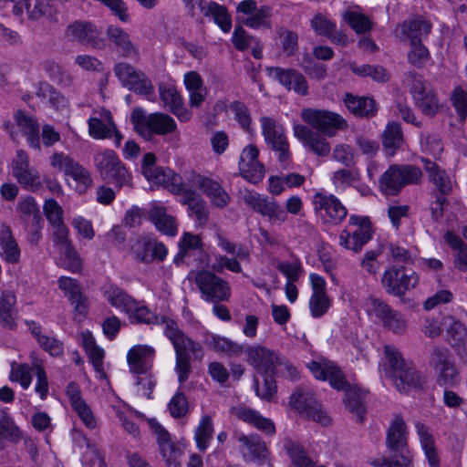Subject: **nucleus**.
Returning a JSON list of instances; mask_svg holds the SVG:
<instances>
[{"instance_id": "nucleus-1", "label": "nucleus", "mask_w": 467, "mask_h": 467, "mask_svg": "<svg viewBox=\"0 0 467 467\" xmlns=\"http://www.w3.org/2000/svg\"><path fill=\"white\" fill-rule=\"evenodd\" d=\"M386 447L389 457L373 460L374 467H412V455L408 446L407 426L400 415H396L387 430Z\"/></svg>"}, {"instance_id": "nucleus-2", "label": "nucleus", "mask_w": 467, "mask_h": 467, "mask_svg": "<svg viewBox=\"0 0 467 467\" xmlns=\"http://www.w3.org/2000/svg\"><path fill=\"white\" fill-rule=\"evenodd\" d=\"M416 108L425 116L434 118L441 109L440 99L434 88L420 74L409 71L403 79Z\"/></svg>"}, {"instance_id": "nucleus-3", "label": "nucleus", "mask_w": 467, "mask_h": 467, "mask_svg": "<svg viewBox=\"0 0 467 467\" xmlns=\"http://www.w3.org/2000/svg\"><path fill=\"white\" fill-rule=\"evenodd\" d=\"M384 354L389 364V376L400 392H405L409 388H420L423 379L415 366L405 361L401 353L394 347L386 345Z\"/></svg>"}, {"instance_id": "nucleus-4", "label": "nucleus", "mask_w": 467, "mask_h": 467, "mask_svg": "<svg viewBox=\"0 0 467 467\" xmlns=\"http://www.w3.org/2000/svg\"><path fill=\"white\" fill-rule=\"evenodd\" d=\"M421 170L412 164H392L379 180V192L385 196H397L401 190L421 182Z\"/></svg>"}, {"instance_id": "nucleus-5", "label": "nucleus", "mask_w": 467, "mask_h": 467, "mask_svg": "<svg viewBox=\"0 0 467 467\" xmlns=\"http://www.w3.org/2000/svg\"><path fill=\"white\" fill-rule=\"evenodd\" d=\"M130 122L138 134L146 140H150L154 134L166 135L173 132L176 128L175 120L164 113L146 114L141 108H136L130 114Z\"/></svg>"}, {"instance_id": "nucleus-6", "label": "nucleus", "mask_w": 467, "mask_h": 467, "mask_svg": "<svg viewBox=\"0 0 467 467\" xmlns=\"http://www.w3.org/2000/svg\"><path fill=\"white\" fill-rule=\"evenodd\" d=\"M94 165L100 177L118 188L131 187L132 177L113 150L106 149L94 155Z\"/></svg>"}, {"instance_id": "nucleus-7", "label": "nucleus", "mask_w": 467, "mask_h": 467, "mask_svg": "<svg viewBox=\"0 0 467 467\" xmlns=\"http://www.w3.org/2000/svg\"><path fill=\"white\" fill-rule=\"evenodd\" d=\"M193 280L204 301L209 303L229 301L232 294L229 283L213 272L197 271L193 274Z\"/></svg>"}, {"instance_id": "nucleus-8", "label": "nucleus", "mask_w": 467, "mask_h": 467, "mask_svg": "<svg viewBox=\"0 0 467 467\" xmlns=\"http://www.w3.org/2000/svg\"><path fill=\"white\" fill-rule=\"evenodd\" d=\"M372 224L368 217L351 215L346 229L339 235V244L346 249L360 252L372 238Z\"/></svg>"}, {"instance_id": "nucleus-9", "label": "nucleus", "mask_w": 467, "mask_h": 467, "mask_svg": "<svg viewBox=\"0 0 467 467\" xmlns=\"http://www.w3.org/2000/svg\"><path fill=\"white\" fill-rule=\"evenodd\" d=\"M236 20L252 29H271L273 27V8L263 5L258 6L254 0H243L235 8Z\"/></svg>"}, {"instance_id": "nucleus-10", "label": "nucleus", "mask_w": 467, "mask_h": 467, "mask_svg": "<svg viewBox=\"0 0 467 467\" xmlns=\"http://www.w3.org/2000/svg\"><path fill=\"white\" fill-rule=\"evenodd\" d=\"M115 76L121 85L134 93L147 97L149 100L156 99L154 87L150 78L140 70L126 62H119L114 67Z\"/></svg>"}, {"instance_id": "nucleus-11", "label": "nucleus", "mask_w": 467, "mask_h": 467, "mask_svg": "<svg viewBox=\"0 0 467 467\" xmlns=\"http://www.w3.org/2000/svg\"><path fill=\"white\" fill-rule=\"evenodd\" d=\"M365 309L368 316H374L382 326L394 334H403L407 329V320L404 316L394 310L385 301L369 296L365 301Z\"/></svg>"}, {"instance_id": "nucleus-12", "label": "nucleus", "mask_w": 467, "mask_h": 467, "mask_svg": "<svg viewBox=\"0 0 467 467\" xmlns=\"http://www.w3.org/2000/svg\"><path fill=\"white\" fill-rule=\"evenodd\" d=\"M302 119L316 131L324 136L333 137L338 130H346L348 123L339 114L328 110L304 109L301 111Z\"/></svg>"}, {"instance_id": "nucleus-13", "label": "nucleus", "mask_w": 467, "mask_h": 467, "mask_svg": "<svg viewBox=\"0 0 467 467\" xmlns=\"http://www.w3.org/2000/svg\"><path fill=\"white\" fill-rule=\"evenodd\" d=\"M289 406L300 415L324 426L330 423V418L322 410L321 405L308 389L297 387L290 396Z\"/></svg>"}, {"instance_id": "nucleus-14", "label": "nucleus", "mask_w": 467, "mask_h": 467, "mask_svg": "<svg viewBox=\"0 0 467 467\" xmlns=\"http://www.w3.org/2000/svg\"><path fill=\"white\" fill-rule=\"evenodd\" d=\"M419 283L417 274L408 270L405 266H389L381 278V285L385 291L395 296H402L407 291L413 289Z\"/></svg>"}, {"instance_id": "nucleus-15", "label": "nucleus", "mask_w": 467, "mask_h": 467, "mask_svg": "<svg viewBox=\"0 0 467 467\" xmlns=\"http://www.w3.org/2000/svg\"><path fill=\"white\" fill-rule=\"evenodd\" d=\"M262 132L267 145L278 154V161L283 169L288 166L291 157L289 143L285 135L284 129L275 119L269 117L260 119Z\"/></svg>"}, {"instance_id": "nucleus-16", "label": "nucleus", "mask_w": 467, "mask_h": 467, "mask_svg": "<svg viewBox=\"0 0 467 467\" xmlns=\"http://www.w3.org/2000/svg\"><path fill=\"white\" fill-rule=\"evenodd\" d=\"M164 334L171 340L176 356L192 358L201 360L203 358L202 348L200 343L187 337L171 319H164Z\"/></svg>"}, {"instance_id": "nucleus-17", "label": "nucleus", "mask_w": 467, "mask_h": 467, "mask_svg": "<svg viewBox=\"0 0 467 467\" xmlns=\"http://www.w3.org/2000/svg\"><path fill=\"white\" fill-rule=\"evenodd\" d=\"M65 36L71 41H77L99 50L104 49L107 45L101 31L89 21H74L66 27Z\"/></svg>"}, {"instance_id": "nucleus-18", "label": "nucleus", "mask_w": 467, "mask_h": 467, "mask_svg": "<svg viewBox=\"0 0 467 467\" xmlns=\"http://www.w3.org/2000/svg\"><path fill=\"white\" fill-rule=\"evenodd\" d=\"M244 202L257 213L267 217L273 223L280 224L287 219L285 210L274 198L256 192H248L244 196Z\"/></svg>"}, {"instance_id": "nucleus-19", "label": "nucleus", "mask_w": 467, "mask_h": 467, "mask_svg": "<svg viewBox=\"0 0 467 467\" xmlns=\"http://www.w3.org/2000/svg\"><path fill=\"white\" fill-rule=\"evenodd\" d=\"M185 179L192 189H201L210 198L212 204L215 207L223 208L229 203V194L216 181L204 177L193 171H186Z\"/></svg>"}, {"instance_id": "nucleus-20", "label": "nucleus", "mask_w": 467, "mask_h": 467, "mask_svg": "<svg viewBox=\"0 0 467 467\" xmlns=\"http://www.w3.org/2000/svg\"><path fill=\"white\" fill-rule=\"evenodd\" d=\"M314 377L321 380H328L330 386L337 390H345L350 385L341 368L333 361L321 359L307 364Z\"/></svg>"}, {"instance_id": "nucleus-21", "label": "nucleus", "mask_w": 467, "mask_h": 467, "mask_svg": "<svg viewBox=\"0 0 467 467\" xmlns=\"http://www.w3.org/2000/svg\"><path fill=\"white\" fill-rule=\"evenodd\" d=\"M12 173L17 182L26 189L36 191L41 187L39 172L29 165V158L23 150L16 151L12 161Z\"/></svg>"}, {"instance_id": "nucleus-22", "label": "nucleus", "mask_w": 467, "mask_h": 467, "mask_svg": "<svg viewBox=\"0 0 467 467\" xmlns=\"http://www.w3.org/2000/svg\"><path fill=\"white\" fill-rule=\"evenodd\" d=\"M312 203L314 210L320 213L321 215L327 216L328 222L333 224L340 223L347 217V208L333 194H326L322 192H316Z\"/></svg>"}, {"instance_id": "nucleus-23", "label": "nucleus", "mask_w": 467, "mask_h": 467, "mask_svg": "<svg viewBox=\"0 0 467 467\" xmlns=\"http://www.w3.org/2000/svg\"><path fill=\"white\" fill-rule=\"evenodd\" d=\"M245 353L248 364L263 375L274 374L276 366L280 364L277 354L261 345L248 347Z\"/></svg>"}, {"instance_id": "nucleus-24", "label": "nucleus", "mask_w": 467, "mask_h": 467, "mask_svg": "<svg viewBox=\"0 0 467 467\" xmlns=\"http://www.w3.org/2000/svg\"><path fill=\"white\" fill-rule=\"evenodd\" d=\"M268 76L278 81L287 90H293L296 94L306 96L308 93V85L306 78L299 71L294 68H283L271 67L266 68Z\"/></svg>"}, {"instance_id": "nucleus-25", "label": "nucleus", "mask_w": 467, "mask_h": 467, "mask_svg": "<svg viewBox=\"0 0 467 467\" xmlns=\"http://www.w3.org/2000/svg\"><path fill=\"white\" fill-rule=\"evenodd\" d=\"M258 149L250 144L243 150L239 161L240 174L253 183H258L265 176V168L258 161Z\"/></svg>"}, {"instance_id": "nucleus-26", "label": "nucleus", "mask_w": 467, "mask_h": 467, "mask_svg": "<svg viewBox=\"0 0 467 467\" xmlns=\"http://www.w3.org/2000/svg\"><path fill=\"white\" fill-rule=\"evenodd\" d=\"M295 137L303 146L319 157H327L330 153V145L322 134L308 126L296 124L293 128Z\"/></svg>"}, {"instance_id": "nucleus-27", "label": "nucleus", "mask_w": 467, "mask_h": 467, "mask_svg": "<svg viewBox=\"0 0 467 467\" xmlns=\"http://www.w3.org/2000/svg\"><path fill=\"white\" fill-rule=\"evenodd\" d=\"M431 30V24L421 16L405 20L397 25L394 34L401 41L410 40V45L420 43L421 37L427 36Z\"/></svg>"}, {"instance_id": "nucleus-28", "label": "nucleus", "mask_w": 467, "mask_h": 467, "mask_svg": "<svg viewBox=\"0 0 467 467\" xmlns=\"http://www.w3.org/2000/svg\"><path fill=\"white\" fill-rule=\"evenodd\" d=\"M155 355L153 348L139 345L131 348L127 355V360L131 373L147 374L152 367Z\"/></svg>"}, {"instance_id": "nucleus-29", "label": "nucleus", "mask_w": 467, "mask_h": 467, "mask_svg": "<svg viewBox=\"0 0 467 467\" xmlns=\"http://www.w3.org/2000/svg\"><path fill=\"white\" fill-rule=\"evenodd\" d=\"M146 179L155 184L162 185L175 194L185 192V187L189 184L185 178L182 179L181 175L175 173L171 169L161 167L157 168L151 172L150 177H146Z\"/></svg>"}, {"instance_id": "nucleus-30", "label": "nucleus", "mask_w": 467, "mask_h": 467, "mask_svg": "<svg viewBox=\"0 0 467 467\" xmlns=\"http://www.w3.org/2000/svg\"><path fill=\"white\" fill-rule=\"evenodd\" d=\"M160 99L164 105L169 106V109L182 121H187L191 119V112L183 107L182 98L176 88L171 85H159Z\"/></svg>"}, {"instance_id": "nucleus-31", "label": "nucleus", "mask_w": 467, "mask_h": 467, "mask_svg": "<svg viewBox=\"0 0 467 467\" xmlns=\"http://www.w3.org/2000/svg\"><path fill=\"white\" fill-rule=\"evenodd\" d=\"M242 444L243 456L246 461L264 462L268 456L265 441L258 435L241 434L237 437Z\"/></svg>"}, {"instance_id": "nucleus-32", "label": "nucleus", "mask_w": 467, "mask_h": 467, "mask_svg": "<svg viewBox=\"0 0 467 467\" xmlns=\"http://www.w3.org/2000/svg\"><path fill=\"white\" fill-rule=\"evenodd\" d=\"M183 195L182 203L188 206L190 215L194 216L200 225H205L209 218V211L205 201L188 184L185 192H181Z\"/></svg>"}, {"instance_id": "nucleus-33", "label": "nucleus", "mask_w": 467, "mask_h": 467, "mask_svg": "<svg viewBox=\"0 0 467 467\" xmlns=\"http://www.w3.org/2000/svg\"><path fill=\"white\" fill-rule=\"evenodd\" d=\"M421 161L424 170L429 174L430 182L435 186V193L442 196L450 195L452 192V183L448 173L428 159H422Z\"/></svg>"}, {"instance_id": "nucleus-34", "label": "nucleus", "mask_w": 467, "mask_h": 467, "mask_svg": "<svg viewBox=\"0 0 467 467\" xmlns=\"http://www.w3.org/2000/svg\"><path fill=\"white\" fill-rule=\"evenodd\" d=\"M149 217L156 229L163 234L175 236L178 233L176 218L167 213V209L161 204H153L149 212Z\"/></svg>"}, {"instance_id": "nucleus-35", "label": "nucleus", "mask_w": 467, "mask_h": 467, "mask_svg": "<svg viewBox=\"0 0 467 467\" xmlns=\"http://www.w3.org/2000/svg\"><path fill=\"white\" fill-rule=\"evenodd\" d=\"M14 119L26 138L28 144L35 149L40 150L39 123L30 115L23 110H17L14 114Z\"/></svg>"}, {"instance_id": "nucleus-36", "label": "nucleus", "mask_w": 467, "mask_h": 467, "mask_svg": "<svg viewBox=\"0 0 467 467\" xmlns=\"http://www.w3.org/2000/svg\"><path fill=\"white\" fill-rule=\"evenodd\" d=\"M100 118L91 117L88 120V133L96 140H105L112 137L115 123L109 110L102 109Z\"/></svg>"}, {"instance_id": "nucleus-37", "label": "nucleus", "mask_w": 467, "mask_h": 467, "mask_svg": "<svg viewBox=\"0 0 467 467\" xmlns=\"http://www.w3.org/2000/svg\"><path fill=\"white\" fill-rule=\"evenodd\" d=\"M343 101L348 111L356 117L371 118L376 115V102L371 98L346 93Z\"/></svg>"}, {"instance_id": "nucleus-38", "label": "nucleus", "mask_w": 467, "mask_h": 467, "mask_svg": "<svg viewBox=\"0 0 467 467\" xmlns=\"http://www.w3.org/2000/svg\"><path fill=\"white\" fill-rule=\"evenodd\" d=\"M201 13L207 17H213L220 28L228 33L232 28V17L224 5L213 1L205 2L201 0L198 4Z\"/></svg>"}, {"instance_id": "nucleus-39", "label": "nucleus", "mask_w": 467, "mask_h": 467, "mask_svg": "<svg viewBox=\"0 0 467 467\" xmlns=\"http://www.w3.org/2000/svg\"><path fill=\"white\" fill-rule=\"evenodd\" d=\"M107 39L125 57L137 54L130 35L122 28L110 25L106 30Z\"/></svg>"}, {"instance_id": "nucleus-40", "label": "nucleus", "mask_w": 467, "mask_h": 467, "mask_svg": "<svg viewBox=\"0 0 467 467\" xmlns=\"http://www.w3.org/2000/svg\"><path fill=\"white\" fill-rule=\"evenodd\" d=\"M443 326L447 327L448 341L458 354L462 350H465L464 345L467 341V328L459 320H455L452 317L443 318Z\"/></svg>"}, {"instance_id": "nucleus-41", "label": "nucleus", "mask_w": 467, "mask_h": 467, "mask_svg": "<svg viewBox=\"0 0 467 467\" xmlns=\"http://www.w3.org/2000/svg\"><path fill=\"white\" fill-rule=\"evenodd\" d=\"M445 242L453 250V265L461 271H467V244L460 236L451 231H447L444 234Z\"/></svg>"}, {"instance_id": "nucleus-42", "label": "nucleus", "mask_w": 467, "mask_h": 467, "mask_svg": "<svg viewBox=\"0 0 467 467\" xmlns=\"http://www.w3.org/2000/svg\"><path fill=\"white\" fill-rule=\"evenodd\" d=\"M235 414L240 420L252 424L268 435H274L275 433L274 422L270 419L260 415L256 410L246 407H240L236 409Z\"/></svg>"}, {"instance_id": "nucleus-43", "label": "nucleus", "mask_w": 467, "mask_h": 467, "mask_svg": "<svg viewBox=\"0 0 467 467\" xmlns=\"http://www.w3.org/2000/svg\"><path fill=\"white\" fill-rule=\"evenodd\" d=\"M343 20L358 35L369 32L373 26L370 18L359 11V7H349L342 14Z\"/></svg>"}, {"instance_id": "nucleus-44", "label": "nucleus", "mask_w": 467, "mask_h": 467, "mask_svg": "<svg viewBox=\"0 0 467 467\" xmlns=\"http://www.w3.org/2000/svg\"><path fill=\"white\" fill-rule=\"evenodd\" d=\"M345 391V405L347 409L356 416L358 422H363L366 415L364 406V394L357 387L349 386Z\"/></svg>"}, {"instance_id": "nucleus-45", "label": "nucleus", "mask_w": 467, "mask_h": 467, "mask_svg": "<svg viewBox=\"0 0 467 467\" xmlns=\"http://www.w3.org/2000/svg\"><path fill=\"white\" fill-rule=\"evenodd\" d=\"M25 8L28 18L34 21L43 17L49 20H57V8L51 4V0H24Z\"/></svg>"}, {"instance_id": "nucleus-46", "label": "nucleus", "mask_w": 467, "mask_h": 467, "mask_svg": "<svg viewBox=\"0 0 467 467\" xmlns=\"http://www.w3.org/2000/svg\"><path fill=\"white\" fill-rule=\"evenodd\" d=\"M1 256L10 264H16L20 258V250L8 226L0 231Z\"/></svg>"}, {"instance_id": "nucleus-47", "label": "nucleus", "mask_w": 467, "mask_h": 467, "mask_svg": "<svg viewBox=\"0 0 467 467\" xmlns=\"http://www.w3.org/2000/svg\"><path fill=\"white\" fill-rule=\"evenodd\" d=\"M205 345L218 353H224L228 356H240L244 351V347L226 337L217 335H207L204 340Z\"/></svg>"}, {"instance_id": "nucleus-48", "label": "nucleus", "mask_w": 467, "mask_h": 467, "mask_svg": "<svg viewBox=\"0 0 467 467\" xmlns=\"http://www.w3.org/2000/svg\"><path fill=\"white\" fill-rule=\"evenodd\" d=\"M16 296L12 291H3L0 296V325L7 329L16 327L13 308L16 305Z\"/></svg>"}, {"instance_id": "nucleus-49", "label": "nucleus", "mask_w": 467, "mask_h": 467, "mask_svg": "<svg viewBox=\"0 0 467 467\" xmlns=\"http://www.w3.org/2000/svg\"><path fill=\"white\" fill-rule=\"evenodd\" d=\"M415 427L430 466L440 467V461L434 446V440L432 435L429 432V428L420 421L415 423Z\"/></svg>"}, {"instance_id": "nucleus-50", "label": "nucleus", "mask_w": 467, "mask_h": 467, "mask_svg": "<svg viewBox=\"0 0 467 467\" xmlns=\"http://www.w3.org/2000/svg\"><path fill=\"white\" fill-rule=\"evenodd\" d=\"M382 142L386 153L393 156L403 143V135L400 123L390 122L387 125L382 135Z\"/></svg>"}, {"instance_id": "nucleus-51", "label": "nucleus", "mask_w": 467, "mask_h": 467, "mask_svg": "<svg viewBox=\"0 0 467 467\" xmlns=\"http://www.w3.org/2000/svg\"><path fill=\"white\" fill-rule=\"evenodd\" d=\"M284 449L296 467H325L324 465L316 466L315 462L307 455L304 447L291 439L285 441Z\"/></svg>"}, {"instance_id": "nucleus-52", "label": "nucleus", "mask_w": 467, "mask_h": 467, "mask_svg": "<svg viewBox=\"0 0 467 467\" xmlns=\"http://www.w3.org/2000/svg\"><path fill=\"white\" fill-rule=\"evenodd\" d=\"M83 347L96 371L103 372L104 350L99 348L89 332L82 334Z\"/></svg>"}, {"instance_id": "nucleus-53", "label": "nucleus", "mask_w": 467, "mask_h": 467, "mask_svg": "<svg viewBox=\"0 0 467 467\" xmlns=\"http://www.w3.org/2000/svg\"><path fill=\"white\" fill-rule=\"evenodd\" d=\"M213 435V425L212 418L209 415H204L202 417L194 433L197 448L201 451H204L208 448Z\"/></svg>"}, {"instance_id": "nucleus-54", "label": "nucleus", "mask_w": 467, "mask_h": 467, "mask_svg": "<svg viewBox=\"0 0 467 467\" xmlns=\"http://www.w3.org/2000/svg\"><path fill=\"white\" fill-rule=\"evenodd\" d=\"M105 296L111 306L120 308L126 313H130L134 307L135 300L119 287H109L105 292Z\"/></svg>"}, {"instance_id": "nucleus-55", "label": "nucleus", "mask_w": 467, "mask_h": 467, "mask_svg": "<svg viewBox=\"0 0 467 467\" xmlns=\"http://www.w3.org/2000/svg\"><path fill=\"white\" fill-rule=\"evenodd\" d=\"M45 71L49 78L62 87L68 88L73 83L71 74L54 60H47L43 64Z\"/></svg>"}, {"instance_id": "nucleus-56", "label": "nucleus", "mask_w": 467, "mask_h": 467, "mask_svg": "<svg viewBox=\"0 0 467 467\" xmlns=\"http://www.w3.org/2000/svg\"><path fill=\"white\" fill-rule=\"evenodd\" d=\"M31 369L27 364L12 362L9 379L18 382L24 389H27L32 382Z\"/></svg>"}, {"instance_id": "nucleus-57", "label": "nucleus", "mask_w": 467, "mask_h": 467, "mask_svg": "<svg viewBox=\"0 0 467 467\" xmlns=\"http://www.w3.org/2000/svg\"><path fill=\"white\" fill-rule=\"evenodd\" d=\"M0 436L11 441H18L21 438L18 427L11 416L3 410H0Z\"/></svg>"}, {"instance_id": "nucleus-58", "label": "nucleus", "mask_w": 467, "mask_h": 467, "mask_svg": "<svg viewBox=\"0 0 467 467\" xmlns=\"http://www.w3.org/2000/svg\"><path fill=\"white\" fill-rule=\"evenodd\" d=\"M154 247V239L150 236H142L138 239L133 253L137 260L143 263L152 262V252Z\"/></svg>"}, {"instance_id": "nucleus-59", "label": "nucleus", "mask_w": 467, "mask_h": 467, "mask_svg": "<svg viewBox=\"0 0 467 467\" xmlns=\"http://www.w3.org/2000/svg\"><path fill=\"white\" fill-rule=\"evenodd\" d=\"M359 171L357 169H339L333 173L332 182L336 188L345 190L359 180Z\"/></svg>"}, {"instance_id": "nucleus-60", "label": "nucleus", "mask_w": 467, "mask_h": 467, "mask_svg": "<svg viewBox=\"0 0 467 467\" xmlns=\"http://www.w3.org/2000/svg\"><path fill=\"white\" fill-rule=\"evenodd\" d=\"M437 384L441 387H453L459 382V371L454 362L435 370Z\"/></svg>"}, {"instance_id": "nucleus-61", "label": "nucleus", "mask_w": 467, "mask_h": 467, "mask_svg": "<svg viewBox=\"0 0 467 467\" xmlns=\"http://www.w3.org/2000/svg\"><path fill=\"white\" fill-rule=\"evenodd\" d=\"M310 26L318 36L326 37L332 36L336 28V24L322 13H317L313 16Z\"/></svg>"}, {"instance_id": "nucleus-62", "label": "nucleus", "mask_w": 467, "mask_h": 467, "mask_svg": "<svg viewBox=\"0 0 467 467\" xmlns=\"http://www.w3.org/2000/svg\"><path fill=\"white\" fill-rule=\"evenodd\" d=\"M32 358V368L36 370V384L35 390L41 400H46L48 394V380L41 361L37 358Z\"/></svg>"}, {"instance_id": "nucleus-63", "label": "nucleus", "mask_w": 467, "mask_h": 467, "mask_svg": "<svg viewBox=\"0 0 467 467\" xmlns=\"http://www.w3.org/2000/svg\"><path fill=\"white\" fill-rule=\"evenodd\" d=\"M168 409L170 414L175 419L185 417L189 412V403L184 393L178 390L171 400Z\"/></svg>"}, {"instance_id": "nucleus-64", "label": "nucleus", "mask_w": 467, "mask_h": 467, "mask_svg": "<svg viewBox=\"0 0 467 467\" xmlns=\"http://www.w3.org/2000/svg\"><path fill=\"white\" fill-rule=\"evenodd\" d=\"M451 101L461 121H464L467 118V90L461 86L454 88Z\"/></svg>"}]
</instances>
